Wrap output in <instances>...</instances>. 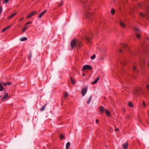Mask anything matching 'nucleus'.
Returning <instances> with one entry per match:
<instances>
[{
    "mask_svg": "<svg viewBox=\"0 0 149 149\" xmlns=\"http://www.w3.org/2000/svg\"><path fill=\"white\" fill-rule=\"evenodd\" d=\"M120 62L121 64L123 65H126V60L124 58H123V59L120 60Z\"/></svg>",
    "mask_w": 149,
    "mask_h": 149,
    "instance_id": "obj_9",
    "label": "nucleus"
},
{
    "mask_svg": "<svg viewBox=\"0 0 149 149\" xmlns=\"http://www.w3.org/2000/svg\"><path fill=\"white\" fill-rule=\"evenodd\" d=\"M8 94L7 93H5L3 96V97L2 98V100H4L5 99H6V98L8 96Z\"/></svg>",
    "mask_w": 149,
    "mask_h": 149,
    "instance_id": "obj_17",
    "label": "nucleus"
},
{
    "mask_svg": "<svg viewBox=\"0 0 149 149\" xmlns=\"http://www.w3.org/2000/svg\"><path fill=\"white\" fill-rule=\"evenodd\" d=\"M63 0H61V2L62 3H64V2H63Z\"/></svg>",
    "mask_w": 149,
    "mask_h": 149,
    "instance_id": "obj_51",
    "label": "nucleus"
},
{
    "mask_svg": "<svg viewBox=\"0 0 149 149\" xmlns=\"http://www.w3.org/2000/svg\"><path fill=\"white\" fill-rule=\"evenodd\" d=\"M31 22H31V21H29V22H27L25 24V26H26V25H28V24H30L31 23Z\"/></svg>",
    "mask_w": 149,
    "mask_h": 149,
    "instance_id": "obj_38",
    "label": "nucleus"
},
{
    "mask_svg": "<svg viewBox=\"0 0 149 149\" xmlns=\"http://www.w3.org/2000/svg\"><path fill=\"white\" fill-rule=\"evenodd\" d=\"M60 138L61 139H63L64 138V136L62 134H60Z\"/></svg>",
    "mask_w": 149,
    "mask_h": 149,
    "instance_id": "obj_30",
    "label": "nucleus"
},
{
    "mask_svg": "<svg viewBox=\"0 0 149 149\" xmlns=\"http://www.w3.org/2000/svg\"><path fill=\"white\" fill-rule=\"evenodd\" d=\"M11 84V83L10 82H6L5 83H4L3 84V85L4 86H6L7 85H10Z\"/></svg>",
    "mask_w": 149,
    "mask_h": 149,
    "instance_id": "obj_23",
    "label": "nucleus"
},
{
    "mask_svg": "<svg viewBox=\"0 0 149 149\" xmlns=\"http://www.w3.org/2000/svg\"><path fill=\"white\" fill-rule=\"evenodd\" d=\"M1 97V96H0V98Z\"/></svg>",
    "mask_w": 149,
    "mask_h": 149,
    "instance_id": "obj_52",
    "label": "nucleus"
},
{
    "mask_svg": "<svg viewBox=\"0 0 149 149\" xmlns=\"http://www.w3.org/2000/svg\"><path fill=\"white\" fill-rule=\"evenodd\" d=\"M95 55L94 54L93 56H91V59L92 60L94 59L95 58Z\"/></svg>",
    "mask_w": 149,
    "mask_h": 149,
    "instance_id": "obj_31",
    "label": "nucleus"
},
{
    "mask_svg": "<svg viewBox=\"0 0 149 149\" xmlns=\"http://www.w3.org/2000/svg\"><path fill=\"white\" fill-rule=\"evenodd\" d=\"M32 1H34V0H32Z\"/></svg>",
    "mask_w": 149,
    "mask_h": 149,
    "instance_id": "obj_53",
    "label": "nucleus"
},
{
    "mask_svg": "<svg viewBox=\"0 0 149 149\" xmlns=\"http://www.w3.org/2000/svg\"><path fill=\"white\" fill-rule=\"evenodd\" d=\"M141 61L142 62V64L143 65L145 63V61L143 59Z\"/></svg>",
    "mask_w": 149,
    "mask_h": 149,
    "instance_id": "obj_42",
    "label": "nucleus"
},
{
    "mask_svg": "<svg viewBox=\"0 0 149 149\" xmlns=\"http://www.w3.org/2000/svg\"><path fill=\"white\" fill-rule=\"evenodd\" d=\"M82 76H85V74H82Z\"/></svg>",
    "mask_w": 149,
    "mask_h": 149,
    "instance_id": "obj_50",
    "label": "nucleus"
},
{
    "mask_svg": "<svg viewBox=\"0 0 149 149\" xmlns=\"http://www.w3.org/2000/svg\"><path fill=\"white\" fill-rule=\"evenodd\" d=\"M133 72L136 73V74H138L139 72H138V70L137 69L136 67L135 66H133L132 68Z\"/></svg>",
    "mask_w": 149,
    "mask_h": 149,
    "instance_id": "obj_8",
    "label": "nucleus"
},
{
    "mask_svg": "<svg viewBox=\"0 0 149 149\" xmlns=\"http://www.w3.org/2000/svg\"><path fill=\"white\" fill-rule=\"evenodd\" d=\"M28 26H27L24 28L22 30V31L24 32H25L26 29L28 28Z\"/></svg>",
    "mask_w": 149,
    "mask_h": 149,
    "instance_id": "obj_29",
    "label": "nucleus"
},
{
    "mask_svg": "<svg viewBox=\"0 0 149 149\" xmlns=\"http://www.w3.org/2000/svg\"><path fill=\"white\" fill-rule=\"evenodd\" d=\"M2 7L1 6H0V14L2 11Z\"/></svg>",
    "mask_w": 149,
    "mask_h": 149,
    "instance_id": "obj_41",
    "label": "nucleus"
},
{
    "mask_svg": "<svg viewBox=\"0 0 149 149\" xmlns=\"http://www.w3.org/2000/svg\"><path fill=\"white\" fill-rule=\"evenodd\" d=\"M47 10H45L44 11L41 13H40V14L39 15V16H38V17L39 18H41L42 17L43 15L45 13H46L47 12Z\"/></svg>",
    "mask_w": 149,
    "mask_h": 149,
    "instance_id": "obj_11",
    "label": "nucleus"
},
{
    "mask_svg": "<svg viewBox=\"0 0 149 149\" xmlns=\"http://www.w3.org/2000/svg\"><path fill=\"white\" fill-rule=\"evenodd\" d=\"M136 36L137 38L139 39L140 38V34L139 33H136Z\"/></svg>",
    "mask_w": 149,
    "mask_h": 149,
    "instance_id": "obj_34",
    "label": "nucleus"
},
{
    "mask_svg": "<svg viewBox=\"0 0 149 149\" xmlns=\"http://www.w3.org/2000/svg\"><path fill=\"white\" fill-rule=\"evenodd\" d=\"M120 47L121 49H119V53H120L122 52V49H125L127 48V45L126 44L123 43L121 45Z\"/></svg>",
    "mask_w": 149,
    "mask_h": 149,
    "instance_id": "obj_2",
    "label": "nucleus"
},
{
    "mask_svg": "<svg viewBox=\"0 0 149 149\" xmlns=\"http://www.w3.org/2000/svg\"><path fill=\"white\" fill-rule=\"evenodd\" d=\"M140 66H141V64H140Z\"/></svg>",
    "mask_w": 149,
    "mask_h": 149,
    "instance_id": "obj_55",
    "label": "nucleus"
},
{
    "mask_svg": "<svg viewBox=\"0 0 149 149\" xmlns=\"http://www.w3.org/2000/svg\"><path fill=\"white\" fill-rule=\"evenodd\" d=\"M70 80L72 84H74L75 82V80L71 77H70Z\"/></svg>",
    "mask_w": 149,
    "mask_h": 149,
    "instance_id": "obj_22",
    "label": "nucleus"
},
{
    "mask_svg": "<svg viewBox=\"0 0 149 149\" xmlns=\"http://www.w3.org/2000/svg\"><path fill=\"white\" fill-rule=\"evenodd\" d=\"M88 69L92 70V68L91 66L87 65H86L83 67L82 69V70L84 71Z\"/></svg>",
    "mask_w": 149,
    "mask_h": 149,
    "instance_id": "obj_3",
    "label": "nucleus"
},
{
    "mask_svg": "<svg viewBox=\"0 0 149 149\" xmlns=\"http://www.w3.org/2000/svg\"><path fill=\"white\" fill-rule=\"evenodd\" d=\"M17 13H14L13 14H12L10 16L8 17V19H9L12 18Z\"/></svg>",
    "mask_w": 149,
    "mask_h": 149,
    "instance_id": "obj_15",
    "label": "nucleus"
},
{
    "mask_svg": "<svg viewBox=\"0 0 149 149\" xmlns=\"http://www.w3.org/2000/svg\"><path fill=\"white\" fill-rule=\"evenodd\" d=\"M1 4V1H0V4Z\"/></svg>",
    "mask_w": 149,
    "mask_h": 149,
    "instance_id": "obj_57",
    "label": "nucleus"
},
{
    "mask_svg": "<svg viewBox=\"0 0 149 149\" xmlns=\"http://www.w3.org/2000/svg\"><path fill=\"white\" fill-rule=\"evenodd\" d=\"M11 26L10 25H9V26H7L6 28H4L3 29L1 30V32H5L6 30L8 29L9 28H10L11 27Z\"/></svg>",
    "mask_w": 149,
    "mask_h": 149,
    "instance_id": "obj_13",
    "label": "nucleus"
},
{
    "mask_svg": "<svg viewBox=\"0 0 149 149\" xmlns=\"http://www.w3.org/2000/svg\"><path fill=\"white\" fill-rule=\"evenodd\" d=\"M87 91V87H84L81 91V95L83 96H84L86 93Z\"/></svg>",
    "mask_w": 149,
    "mask_h": 149,
    "instance_id": "obj_4",
    "label": "nucleus"
},
{
    "mask_svg": "<svg viewBox=\"0 0 149 149\" xmlns=\"http://www.w3.org/2000/svg\"><path fill=\"white\" fill-rule=\"evenodd\" d=\"M9 0H3L4 3H7L9 1Z\"/></svg>",
    "mask_w": 149,
    "mask_h": 149,
    "instance_id": "obj_39",
    "label": "nucleus"
},
{
    "mask_svg": "<svg viewBox=\"0 0 149 149\" xmlns=\"http://www.w3.org/2000/svg\"><path fill=\"white\" fill-rule=\"evenodd\" d=\"M118 130H119L118 128H116V129H115V131H118Z\"/></svg>",
    "mask_w": 149,
    "mask_h": 149,
    "instance_id": "obj_48",
    "label": "nucleus"
},
{
    "mask_svg": "<svg viewBox=\"0 0 149 149\" xmlns=\"http://www.w3.org/2000/svg\"><path fill=\"white\" fill-rule=\"evenodd\" d=\"M63 3H61H61H59L58 5L57 6L58 7H61L62 6Z\"/></svg>",
    "mask_w": 149,
    "mask_h": 149,
    "instance_id": "obj_32",
    "label": "nucleus"
},
{
    "mask_svg": "<svg viewBox=\"0 0 149 149\" xmlns=\"http://www.w3.org/2000/svg\"><path fill=\"white\" fill-rule=\"evenodd\" d=\"M82 45V43L81 42H79L78 44H77V46L80 47Z\"/></svg>",
    "mask_w": 149,
    "mask_h": 149,
    "instance_id": "obj_37",
    "label": "nucleus"
},
{
    "mask_svg": "<svg viewBox=\"0 0 149 149\" xmlns=\"http://www.w3.org/2000/svg\"><path fill=\"white\" fill-rule=\"evenodd\" d=\"M24 19V18L23 17H22L20 19H19V22H21Z\"/></svg>",
    "mask_w": 149,
    "mask_h": 149,
    "instance_id": "obj_40",
    "label": "nucleus"
},
{
    "mask_svg": "<svg viewBox=\"0 0 149 149\" xmlns=\"http://www.w3.org/2000/svg\"><path fill=\"white\" fill-rule=\"evenodd\" d=\"M70 45L71 47L73 48L74 47L77 46V43L76 40L75 39H73L71 42Z\"/></svg>",
    "mask_w": 149,
    "mask_h": 149,
    "instance_id": "obj_1",
    "label": "nucleus"
},
{
    "mask_svg": "<svg viewBox=\"0 0 149 149\" xmlns=\"http://www.w3.org/2000/svg\"><path fill=\"white\" fill-rule=\"evenodd\" d=\"M27 38L26 37H23L20 38V40L22 41H23L26 40Z\"/></svg>",
    "mask_w": 149,
    "mask_h": 149,
    "instance_id": "obj_24",
    "label": "nucleus"
},
{
    "mask_svg": "<svg viewBox=\"0 0 149 149\" xmlns=\"http://www.w3.org/2000/svg\"><path fill=\"white\" fill-rule=\"evenodd\" d=\"M36 13V11H32L31 12L27 17V18L29 19L33 16Z\"/></svg>",
    "mask_w": 149,
    "mask_h": 149,
    "instance_id": "obj_7",
    "label": "nucleus"
},
{
    "mask_svg": "<svg viewBox=\"0 0 149 149\" xmlns=\"http://www.w3.org/2000/svg\"><path fill=\"white\" fill-rule=\"evenodd\" d=\"M127 118H129V117H127Z\"/></svg>",
    "mask_w": 149,
    "mask_h": 149,
    "instance_id": "obj_54",
    "label": "nucleus"
},
{
    "mask_svg": "<svg viewBox=\"0 0 149 149\" xmlns=\"http://www.w3.org/2000/svg\"><path fill=\"white\" fill-rule=\"evenodd\" d=\"M84 7L85 8L86 10H88L90 9V8L89 7V6L88 5H85L84 6Z\"/></svg>",
    "mask_w": 149,
    "mask_h": 149,
    "instance_id": "obj_26",
    "label": "nucleus"
},
{
    "mask_svg": "<svg viewBox=\"0 0 149 149\" xmlns=\"http://www.w3.org/2000/svg\"><path fill=\"white\" fill-rule=\"evenodd\" d=\"M70 145V142H68L66 144V149H69Z\"/></svg>",
    "mask_w": 149,
    "mask_h": 149,
    "instance_id": "obj_20",
    "label": "nucleus"
},
{
    "mask_svg": "<svg viewBox=\"0 0 149 149\" xmlns=\"http://www.w3.org/2000/svg\"><path fill=\"white\" fill-rule=\"evenodd\" d=\"M31 56H31V54H30V55H29V59H31Z\"/></svg>",
    "mask_w": 149,
    "mask_h": 149,
    "instance_id": "obj_45",
    "label": "nucleus"
},
{
    "mask_svg": "<svg viewBox=\"0 0 149 149\" xmlns=\"http://www.w3.org/2000/svg\"><path fill=\"white\" fill-rule=\"evenodd\" d=\"M99 109L102 113H103L104 111H105L104 108L102 106H100L99 107Z\"/></svg>",
    "mask_w": 149,
    "mask_h": 149,
    "instance_id": "obj_12",
    "label": "nucleus"
},
{
    "mask_svg": "<svg viewBox=\"0 0 149 149\" xmlns=\"http://www.w3.org/2000/svg\"><path fill=\"white\" fill-rule=\"evenodd\" d=\"M100 78L99 77H97L93 82H92V84H94L96 83L99 79Z\"/></svg>",
    "mask_w": 149,
    "mask_h": 149,
    "instance_id": "obj_18",
    "label": "nucleus"
},
{
    "mask_svg": "<svg viewBox=\"0 0 149 149\" xmlns=\"http://www.w3.org/2000/svg\"><path fill=\"white\" fill-rule=\"evenodd\" d=\"M86 17L88 18L89 21H91L92 19V17H91L92 14L90 13L89 12H86Z\"/></svg>",
    "mask_w": 149,
    "mask_h": 149,
    "instance_id": "obj_5",
    "label": "nucleus"
},
{
    "mask_svg": "<svg viewBox=\"0 0 149 149\" xmlns=\"http://www.w3.org/2000/svg\"><path fill=\"white\" fill-rule=\"evenodd\" d=\"M146 40H149V38L148 36H146Z\"/></svg>",
    "mask_w": 149,
    "mask_h": 149,
    "instance_id": "obj_44",
    "label": "nucleus"
},
{
    "mask_svg": "<svg viewBox=\"0 0 149 149\" xmlns=\"http://www.w3.org/2000/svg\"><path fill=\"white\" fill-rule=\"evenodd\" d=\"M140 16H143V14L142 13H141V12H140Z\"/></svg>",
    "mask_w": 149,
    "mask_h": 149,
    "instance_id": "obj_49",
    "label": "nucleus"
},
{
    "mask_svg": "<svg viewBox=\"0 0 149 149\" xmlns=\"http://www.w3.org/2000/svg\"><path fill=\"white\" fill-rule=\"evenodd\" d=\"M46 106V104H45V105L43 106L40 109V111H44L45 109V107Z\"/></svg>",
    "mask_w": 149,
    "mask_h": 149,
    "instance_id": "obj_28",
    "label": "nucleus"
},
{
    "mask_svg": "<svg viewBox=\"0 0 149 149\" xmlns=\"http://www.w3.org/2000/svg\"><path fill=\"white\" fill-rule=\"evenodd\" d=\"M134 31H139V29H137L136 28H134Z\"/></svg>",
    "mask_w": 149,
    "mask_h": 149,
    "instance_id": "obj_43",
    "label": "nucleus"
},
{
    "mask_svg": "<svg viewBox=\"0 0 149 149\" xmlns=\"http://www.w3.org/2000/svg\"><path fill=\"white\" fill-rule=\"evenodd\" d=\"M105 111L107 116H109L110 115V112L108 110L106 109Z\"/></svg>",
    "mask_w": 149,
    "mask_h": 149,
    "instance_id": "obj_27",
    "label": "nucleus"
},
{
    "mask_svg": "<svg viewBox=\"0 0 149 149\" xmlns=\"http://www.w3.org/2000/svg\"><path fill=\"white\" fill-rule=\"evenodd\" d=\"M92 96H90L88 100L87 101V103L88 104H89L91 102V101L92 100Z\"/></svg>",
    "mask_w": 149,
    "mask_h": 149,
    "instance_id": "obj_19",
    "label": "nucleus"
},
{
    "mask_svg": "<svg viewBox=\"0 0 149 149\" xmlns=\"http://www.w3.org/2000/svg\"><path fill=\"white\" fill-rule=\"evenodd\" d=\"M146 87H147V89H148V90H149V84L147 85L146 86Z\"/></svg>",
    "mask_w": 149,
    "mask_h": 149,
    "instance_id": "obj_46",
    "label": "nucleus"
},
{
    "mask_svg": "<svg viewBox=\"0 0 149 149\" xmlns=\"http://www.w3.org/2000/svg\"><path fill=\"white\" fill-rule=\"evenodd\" d=\"M99 121L97 119L96 120V123H97L99 122Z\"/></svg>",
    "mask_w": 149,
    "mask_h": 149,
    "instance_id": "obj_47",
    "label": "nucleus"
},
{
    "mask_svg": "<svg viewBox=\"0 0 149 149\" xmlns=\"http://www.w3.org/2000/svg\"><path fill=\"white\" fill-rule=\"evenodd\" d=\"M128 106L131 107H133V103L130 101H129L128 102Z\"/></svg>",
    "mask_w": 149,
    "mask_h": 149,
    "instance_id": "obj_21",
    "label": "nucleus"
},
{
    "mask_svg": "<svg viewBox=\"0 0 149 149\" xmlns=\"http://www.w3.org/2000/svg\"><path fill=\"white\" fill-rule=\"evenodd\" d=\"M119 24L123 28H124L125 27V24L122 21H120L119 22Z\"/></svg>",
    "mask_w": 149,
    "mask_h": 149,
    "instance_id": "obj_14",
    "label": "nucleus"
},
{
    "mask_svg": "<svg viewBox=\"0 0 149 149\" xmlns=\"http://www.w3.org/2000/svg\"><path fill=\"white\" fill-rule=\"evenodd\" d=\"M128 147V143L127 142H125L122 145V147L123 149H127Z\"/></svg>",
    "mask_w": 149,
    "mask_h": 149,
    "instance_id": "obj_10",
    "label": "nucleus"
},
{
    "mask_svg": "<svg viewBox=\"0 0 149 149\" xmlns=\"http://www.w3.org/2000/svg\"><path fill=\"white\" fill-rule=\"evenodd\" d=\"M142 107L143 108H144L146 107V104L144 101H143Z\"/></svg>",
    "mask_w": 149,
    "mask_h": 149,
    "instance_id": "obj_35",
    "label": "nucleus"
},
{
    "mask_svg": "<svg viewBox=\"0 0 149 149\" xmlns=\"http://www.w3.org/2000/svg\"><path fill=\"white\" fill-rule=\"evenodd\" d=\"M111 13L112 14H114L115 13V10L114 9H112L111 11Z\"/></svg>",
    "mask_w": 149,
    "mask_h": 149,
    "instance_id": "obj_33",
    "label": "nucleus"
},
{
    "mask_svg": "<svg viewBox=\"0 0 149 149\" xmlns=\"http://www.w3.org/2000/svg\"><path fill=\"white\" fill-rule=\"evenodd\" d=\"M64 97H67L68 96V93L67 92H66L64 93Z\"/></svg>",
    "mask_w": 149,
    "mask_h": 149,
    "instance_id": "obj_36",
    "label": "nucleus"
},
{
    "mask_svg": "<svg viewBox=\"0 0 149 149\" xmlns=\"http://www.w3.org/2000/svg\"><path fill=\"white\" fill-rule=\"evenodd\" d=\"M4 89V88L3 86H2L1 84V83H0V91H2Z\"/></svg>",
    "mask_w": 149,
    "mask_h": 149,
    "instance_id": "obj_25",
    "label": "nucleus"
},
{
    "mask_svg": "<svg viewBox=\"0 0 149 149\" xmlns=\"http://www.w3.org/2000/svg\"><path fill=\"white\" fill-rule=\"evenodd\" d=\"M139 93V88H135L133 91L134 94L137 95Z\"/></svg>",
    "mask_w": 149,
    "mask_h": 149,
    "instance_id": "obj_6",
    "label": "nucleus"
},
{
    "mask_svg": "<svg viewBox=\"0 0 149 149\" xmlns=\"http://www.w3.org/2000/svg\"><path fill=\"white\" fill-rule=\"evenodd\" d=\"M86 40L89 43H90L91 42V37H86Z\"/></svg>",
    "mask_w": 149,
    "mask_h": 149,
    "instance_id": "obj_16",
    "label": "nucleus"
},
{
    "mask_svg": "<svg viewBox=\"0 0 149 149\" xmlns=\"http://www.w3.org/2000/svg\"><path fill=\"white\" fill-rule=\"evenodd\" d=\"M140 66H141V64H140Z\"/></svg>",
    "mask_w": 149,
    "mask_h": 149,
    "instance_id": "obj_56",
    "label": "nucleus"
}]
</instances>
